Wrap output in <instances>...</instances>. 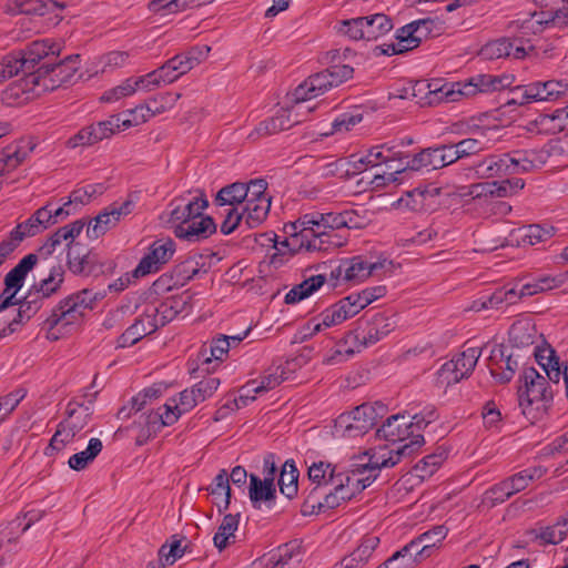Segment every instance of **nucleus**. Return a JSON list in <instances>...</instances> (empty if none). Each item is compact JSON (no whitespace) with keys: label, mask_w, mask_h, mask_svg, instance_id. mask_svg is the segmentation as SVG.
<instances>
[{"label":"nucleus","mask_w":568,"mask_h":568,"mask_svg":"<svg viewBox=\"0 0 568 568\" xmlns=\"http://www.w3.org/2000/svg\"><path fill=\"white\" fill-rule=\"evenodd\" d=\"M480 355V347L466 348L450 361L443 364L438 372L439 377L447 385L456 384L463 378H467L473 373Z\"/></svg>","instance_id":"12"},{"label":"nucleus","mask_w":568,"mask_h":568,"mask_svg":"<svg viewBox=\"0 0 568 568\" xmlns=\"http://www.w3.org/2000/svg\"><path fill=\"white\" fill-rule=\"evenodd\" d=\"M304 109L305 111L311 112L314 110V106H304L296 103V106L292 110H280L274 116L260 122L248 134V139L255 141L260 138L280 133L295 124H298L302 122L300 115L303 113Z\"/></svg>","instance_id":"11"},{"label":"nucleus","mask_w":568,"mask_h":568,"mask_svg":"<svg viewBox=\"0 0 568 568\" xmlns=\"http://www.w3.org/2000/svg\"><path fill=\"white\" fill-rule=\"evenodd\" d=\"M180 98L181 94L178 92L159 93L149 99L144 104L138 105L135 109L130 110V113L136 115L140 112V121L145 122L150 118L172 109ZM134 122L135 124L139 123L138 116L134 118Z\"/></svg>","instance_id":"20"},{"label":"nucleus","mask_w":568,"mask_h":568,"mask_svg":"<svg viewBox=\"0 0 568 568\" xmlns=\"http://www.w3.org/2000/svg\"><path fill=\"white\" fill-rule=\"evenodd\" d=\"M7 9L12 14L44 16L49 12V4L42 0H9Z\"/></svg>","instance_id":"51"},{"label":"nucleus","mask_w":568,"mask_h":568,"mask_svg":"<svg viewBox=\"0 0 568 568\" xmlns=\"http://www.w3.org/2000/svg\"><path fill=\"white\" fill-rule=\"evenodd\" d=\"M175 252V243L171 237H162L154 241L136 267L132 271L133 278L146 276L158 272L161 266L168 263Z\"/></svg>","instance_id":"13"},{"label":"nucleus","mask_w":568,"mask_h":568,"mask_svg":"<svg viewBox=\"0 0 568 568\" xmlns=\"http://www.w3.org/2000/svg\"><path fill=\"white\" fill-rule=\"evenodd\" d=\"M545 471L541 467H529L506 478L505 483L511 495H515L526 489L534 479L542 477Z\"/></svg>","instance_id":"48"},{"label":"nucleus","mask_w":568,"mask_h":568,"mask_svg":"<svg viewBox=\"0 0 568 568\" xmlns=\"http://www.w3.org/2000/svg\"><path fill=\"white\" fill-rule=\"evenodd\" d=\"M231 347V341L226 335H219L217 337L212 338L209 344H203L201 348V356L204 362L209 363L211 359L223 361Z\"/></svg>","instance_id":"49"},{"label":"nucleus","mask_w":568,"mask_h":568,"mask_svg":"<svg viewBox=\"0 0 568 568\" xmlns=\"http://www.w3.org/2000/svg\"><path fill=\"white\" fill-rule=\"evenodd\" d=\"M248 496L255 508H260L261 503L271 506L276 498L275 485L268 479L262 480L258 476L251 474Z\"/></svg>","instance_id":"31"},{"label":"nucleus","mask_w":568,"mask_h":568,"mask_svg":"<svg viewBox=\"0 0 568 568\" xmlns=\"http://www.w3.org/2000/svg\"><path fill=\"white\" fill-rule=\"evenodd\" d=\"M216 232V224L211 216H200L186 221L185 225H176L174 234L189 242H199Z\"/></svg>","instance_id":"23"},{"label":"nucleus","mask_w":568,"mask_h":568,"mask_svg":"<svg viewBox=\"0 0 568 568\" xmlns=\"http://www.w3.org/2000/svg\"><path fill=\"white\" fill-rule=\"evenodd\" d=\"M133 202L126 200L121 205H111L94 219V224L88 226L87 234L90 239H98L113 227L122 216L132 212Z\"/></svg>","instance_id":"19"},{"label":"nucleus","mask_w":568,"mask_h":568,"mask_svg":"<svg viewBox=\"0 0 568 568\" xmlns=\"http://www.w3.org/2000/svg\"><path fill=\"white\" fill-rule=\"evenodd\" d=\"M214 0H152L149 9L153 12L176 13L191 7H200Z\"/></svg>","instance_id":"47"},{"label":"nucleus","mask_w":568,"mask_h":568,"mask_svg":"<svg viewBox=\"0 0 568 568\" xmlns=\"http://www.w3.org/2000/svg\"><path fill=\"white\" fill-rule=\"evenodd\" d=\"M488 367L491 376L499 384L510 382L518 369V361L514 358V354H506L503 345H495L488 358Z\"/></svg>","instance_id":"18"},{"label":"nucleus","mask_w":568,"mask_h":568,"mask_svg":"<svg viewBox=\"0 0 568 568\" xmlns=\"http://www.w3.org/2000/svg\"><path fill=\"white\" fill-rule=\"evenodd\" d=\"M79 55H69L59 62H43L34 70L41 90L52 91L65 83H69L79 69Z\"/></svg>","instance_id":"7"},{"label":"nucleus","mask_w":568,"mask_h":568,"mask_svg":"<svg viewBox=\"0 0 568 568\" xmlns=\"http://www.w3.org/2000/svg\"><path fill=\"white\" fill-rule=\"evenodd\" d=\"M568 128V105L557 109L551 114H539L527 125L529 132L538 134H556Z\"/></svg>","instance_id":"24"},{"label":"nucleus","mask_w":568,"mask_h":568,"mask_svg":"<svg viewBox=\"0 0 568 568\" xmlns=\"http://www.w3.org/2000/svg\"><path fill=\"white\" fill-rule=\"evenodd\" d=\"M159 312L163 314V318H172L174 315L179 313L178 311H173V306L169 307L168 304H162L160 308H153L152 313L142 314L120 336L119 346H132L140 339H142L144 336L155 332L158 328L156 315Z\"/></svg>","instance_id":"10"},{"label":"nucleus","mask_w":568,"mask_h":568,"mask_svg":"<svg viewBox=\"0 0 568 568\" xmlns=\"http://www.w3.org/2000/svg\"><path fill=\"white\" fill-rule=\"evenodd\" d=\"M239 527V515H225L217 531L214 535V546L222 551L229 545L230 538H234V532Z\"/></svg>","instance_id":"54"},{"label":"nucleus","mask_w":568,"mask_h":568,"mask_svg":"<svg viewBox=\"0 0 568 568\" xmlns=\"http://www.w3.org/2000/svg\"><path fill=\"white\" fill-rule=\"evenodd\" d=\"M67 417L61 423L78 435L89 423L91 410L89 406L70 402L67 406Z\"/></svg>","instance_id":"40"},{"label":"nucleus","mask_w":568,"mask_h":568,"mask_svg":"<svg viewBox=\"0 0 568 568\" xmlns=\"http://www.w3.org/2000/svg\"><path fill=\"white\" fill-rule=\"evenodd\" d=\"M396 321L394 320V316L377 313L367 322L366 327L363 328L356 337L357 339H361L365 346H369L387 336L394 331Z\"/></svg>","instance_id":"22"},{"label":"nucleus","mask_w":568,"mask_h":568,"mask_svg":"<svg viewBox=\"0 0 568 568\" xmlns=\"http://www.w3.org/2000/svg\"><path fill=\"white\" fill-rule=\"evenodd\" d=\"M334 88L329 72L326 70L308 77L302 84H300L294 91V98L298 105L301 103L314 99L321 94H324L328 90Z\"/></svg>","instance_id":"25"},{"label":"nucleus","mask_w":568,"mask_h":568,"mask_svg":"<svg viewBox=\"0 0 568 568\" xmlns=\"http://www.w3.org/2000/svg\"><path fill=\"white\" fill-rule=\"evenodd\" d=\"M207 204L206 199L195 197L183 206L178 205L172 210L170 221L176 223V225H185L186 221L202 216V212Z\"/></svg>","instance_id":"41"},{"label":"nucleus","mask_w":568,"mask_h":568,"mask_svg":"<svg viewBox=\"0 0 568 568\" xmlns=\"http://www.w3.org/2000/svg\"><path fill=\"white\" fill-rule=\"evenodd\" d=\"M505 155L510 174L529 172L538 166V154L534 150H515Z\"/></svg>","instance_id":"39"},{"label":"nucleus","mask_w":568,"mask_h":568,"mask_svg":"<svg viewBox=\"0 0 568 568\" xmlns=\"http://www.w3.org/2000/svg\"><path fill=\"white\" fill-rule=\"evenodd\" d=\"M270 207L271 197H262L257 202H245L242 213L246 229L258 227L266 220Z\"/></svg>","instance_id":"37"},{"label":"nucleus","mask_w":568,"mask_h":568,"mask_svg":"<svg viewBox=\"0 0 568 568\" xmlns=\"http://www.w3.org/2000/svg\"><path fill=\"white\" fill-rule=\"evenodd\" d=\"M301 237V247L307 251L328 252L341 247L345 240L334 231L315 229L313 226H302L300 234H294V239Z\"/></svg>","instance_id":"15"},{"label":"nucleus","mask_w":568,"mask_h":568,"mask_svg":"<svg viewBox=\"0 0 568 568\" xmlns=\"http://www.w3.org/2000/svg\"><path fill=\"white\" fill-rule=\"evenodd\" d=\"M245 197L246 192L244 191V183L235 182L222 187L217 192L215 203L221 206L229 205L234 207L235 204L245 202Z\"/></svg>","instance_id":"53"},{"label":"nucleus","mask_w":568,"mask_h":568,"mask_svg":"<svg viewBox=\"0 0 568 568\" xmlns=\"http://www.w3.org/2000/svg\"><path fill=\"white\" fill-rule=\"evenodd\" d=\"M428 163L433 169H440L457 161L453 144L427 148Z\"/></svg>","instance_id":"57"},{"label":"nucleus","mask_w":568,"mask_h":568,"mask_svg":"<svg viewBox=\"0 0 568 568\" xmlns=\"http://www.w3.org/2000/svg\"><path fill=\"white\" fill-rule=\"evenodd\" d=\"M102 448L103 444L101 439L91 438L89 440L88 447L84 450L75 453L69 458V467L77 471L85 469L101 453Z\"/></svg>","instance_id":"44"},{"label":"nucleus","mask_w":568,"mask_h":568,"mask_svg":"<svg viewBox=\"0 0 568 568\" xmlns=\"http://www.w3.org/2000/svg\"><path fill=\"white\" fill-rule=\"evenodd\" d=\"M565 282L564 275L550 276L545 275L534 280L530 283L521 285V295L532 296L537 293L550 291L552 288L560 287Z\"/></svg>","instance_id":"50"},{"label":"nucleus","mask_w":568,"mask_h":568,"mask_svg":"<svg viewBox=\"0 0 568 568\" xmlns=\"http://www.w3.org/2000/svg\"><path fill=\"white\" fill-rule=\"evenodd\" d=\"M64 282V268L58 264L50 268L49 275L38 283H34L31 288V295H38L41 300L49 298L58 294Z\"/></svg>","instance_id":"28"},{"label":"nucleus","mask_w":568,"mask_h":568,"mask_svg":"<svg viewBox=\"0 0 568 568\" xmlns=\"http://www.w3.org/2000/svg\"><path fill=\"white\" fill-rule=\"evenodd\" d=\"M518 403L523 414L535 423L541 419L552 403V390L548 379L536 368L526 367L520 376Z\"/></svg>","instance_id":"2"},{"label":"nucleus","mask_w":568,"mask_h":568,"mask_svg":"<svg viewBox=\"0 0 568 568\" xmlns=\"http://www.w3.org/2000/svg\"><path fill=\"white\" fill-rule=\"evenodd\" d=\"M297 223H300L302 226H313L320 230L335 231L343 227L342 212H313L305 214L297 221Z\"/></svg>","instance_id":"36"},{"label":"nucleus","mask_w":568,"mask_h":568,"mask_svg":"<svg viewBox=\"0 0 568 568\" xmlns=\"http://www.w3.org/2000/svg\"><path fill=\"white\" fill-rule=\"evenodd\" d=\"M369 304L371 303L363 291L359 293H352L329 307V312L325 315L324 324L338 325L347 318L358 314Z\"/></svg>","instance_id":"16"},{"label":"nucleus","mask_w":568,"mask_h":568,"mask_svg":"<svg viewBox=\"0 0 568 568\" xmlns=\"http://www.w3.org/2000/svg\"><path fill=\"white\" fill-rule=\"evenodd\" d=\"M103 297L104 293H93L92 290L84 288L60 301L44 321V325L49 331L48 337L58 339V335L53 333L55 327L59 325L65 327L74 324L83 316L84 310L92 308L94 303Z\"/></svg>","instance_id":"4"},{"label":"nucleus","mask_w":568,"mask_h":568,"mask_svg":"<svg viewBox=\"0 0 568 568\" xmlns=\"http://www.w3.org/2000/svg\"><path fill=\"white\" fill-rule=\"evenodd\" d=\"M513 79L508 75L498 77L491 74H478L470 78L466 82H457L452 85H443L439 89L428 90L429 100L428 103L440 102H454L459 97H473L477 93H488L509 87Z\"/></svg>","instance_id":"3"},{"label":"nucleus","mask_w":568,"mask_h":568,"mask_svg":"<svg viewBox=\"0 0 568 568\" xmlns=\"http://www.w3.org/2000/svg\"><path fill=\"white\" fill-rule=\"evenodd\" d=\"M146 416V427L141 428L136 435V444L138 445H144L152 436H154L161 428L163 427V422H161V413L160 410L156 412H149L145 413Z\"/></svg>","instance_id":"63"},{"label":"nucleus","mask_w":568,"mask_h":568,"mask_svg":"<svg viewBox=\"0 0 568 568\" xmlns=\"http://www.w3.org/2000/svg\"><path fill=\"white\" fill-rule=\"evenodd\" d=\"M445 458H446V455L444 452L434 453V454L425 456L422 460H419L414 466V471H415L416 476L422 479L430 477L438 469V467L443 464Z\"/></svg>","instance_id":"62"},{"label":"nucleus","mask_w":568,"mask_h":568,"mask_svg":"<svg viewBox=\"0 0 568 568\" xmlns=\"http://www.w3.org/2000/svg\"><path fill=\"white\" fill-rule=\"evenodd\" d=\"M214 497V503L220 513L226 510L231 500V488L229 484V474L222 469L214 478L213 484L207 488Z\"/></svg>","instance_id":"45"},{"label":"nucleus","mask_w":568,"mask_h":568,"mask_svg":"<svg viewBox=\"0 0 568 568\" xmlns=\"http://www.w3.org/2000/svg\"><path fill=\"white\" fill-rule=\"evenodd\" d=\"M384 405L381 403L362 404L352 412L341 414L334 424V435L347 438L359 437L373 428L382 417Z\"/></svg>","instance_id":"6"},{"label":"nucleus","mask_w":568,"mask_h":568,"mask_svg":"<svg viewBox=\"0 0 568 568\" xmlns=\"http://www.w3.org/2000/svg\"><path fill=\"white\" fill-rule=\"evenodd\" d=\"M62 47L53 39H41L32 41L18 55L4 57V67L0 65V73L7 72L11 78L19 72L34 71L41 61L51 62L59 57Z\"/></svg>","instance_id":"5"},{"label":"nucleus","mask_w":568,"mask_h":568,"mask_svg":"<svg viewBox=\"0 0 568 568\" xmlns=\"http://www.w3.org/2000/svg\"><path fill=\"white\" fill-rule=\"evenodd\" d=\"M568 91V83L559 80L534 82L527 85H518L513 90L515 97L508 104H525L537 101H555L565 95Z\"/></svg>","instance_id":"9"},{"label":"nucleus","mask_w":568,"mask_h":568,"mask_svg":"<svg viewBox=\"0 0 568 568\" xmlns=\"http://www.w3.org/2000/svg\"><path fill=\"white\" fill-rule=\"evenodd\" d=\"M447 532L448 529L445 526L437 525L430 530L413 539L410 542H415L416 545V548L414 549L416 556L429 557L437 544H439L447 536Z\"/></svg>","instance_id":"35"},{"label":"nucleus","mask_w":568,"mask_h":568,"mask_svg":"<svg viewBox=\"0 0 568 568\" xmlns=\"http://www.w3.org/2000/svg\"><path fill=\"white\" fill-rule=\"evenodd\" d=\"M338 469L337 465L329 463L318 462L314 463L308 468V478L315 483L317 488L322 485H327L334 481V477Z\"/></svg>","instance_id":"59"},{"label":"nucleus","mask_w":568,"mask_h":568,"mask_svg":"<svg viewBox=\"0 0 568 568\" xmlns=\"http://www.w3.org/2000/svg\"><path fill=\"white\" fill-rule=\"evenodd\" d=\"M407 161L403 163L402 168H397L394 172L388 173V180L397 182L399 179H404L410 172L418 171L422 168L430 166L428 161L427 149L415 154L412 158H406Z\"/></svg>","instance_id":"52"},{"label":"nucleus","mask_w":568,"mask_h":568,"mask_svg":"<svg viewBox=\"0 0 568 568\" xmlns=\"http://www.w3.org/2000/svg\"><path fill=\"white\" fill-rule=\"evenodd\" d=\"M384 262L368 263L361 256H355L344 262V280L345 281H363L374 275L377 270L384 266Z\"/></svg>","instance_id":"32"},{"label":"nucleus","mask_w":568,"mask_h":568,"mask_svg":"<svg viewBox=\"0 0 568 568\" xmlns=\"http://www.w3.org/2000/svg\"><path fill=\"white\" fill-rule=\"evenodd\" d=\"M520 233V243L523 245H537L539 243H544L550 240L554 235V229L548 227L545 229L538 224H531L528 226H524L519 230Z\"/></svg>","instance_id":"55"},{"label":"nucleus","mask_w":568,"mask_h":568,"mask_svg":"<svg viewBox=\"0 0 568 568\" xmlns=\"http://www.w3.org/2000/svg\"><path fill=\"white\" fill-rule=\"evenodd\" d=\"M67 263L74 274H89V252L79 243L69 242Z\"/></svg>","instance_id":"46"},{"label":"nucleus","mask_w":568,"mask_h":568,"mask_svg":"<svg viewBox=\"0 0 568 568\" xmlns=\"http://www.w3.org/2000/svg\"><path fill=\"white\" fill-rule=\"evenodd\" d=\"M365 40L374 41L393 29L390 18L383 13L363 17Z\"/></svg>","instance_id":"42"},{"label":"nucleus","mask_w":568,"mask_h":568,"mask_svg":"<svg viewBox=\"0 0 568 568\" xmlns=\"http://www.w3.org/2000/svg\"><path fill=\"white\" fill-rule=\"evenodd\" d=\"M549 27H552L551 12L534 11L510 21L508 31L520 38L529 39L530 36L539 34Z\"/></svg>","instance_id":"17"},{"label":"nucleus","mask_w":568,"mask_h":568,"mask_svg":"<svg viewBox=\"0 0 568 568\" xmlns=\"http://www.w3.org/2000/svg\"><path fill=\"white\" fill-rule=\"evenodd\" d=\"M425 440L422 436H416L409 444H404L396 449H390L386 453L369 455L368 452L357 458V462L351 465L347 470L337 469L333 483L343 484V491L349 494L352 499L356 494H359L365 488L372 485L377 478L378 471L383 467H393L397 465L402 458L410 457L417 452Z\"/></svg>","instance_id":"1"},{"label":"nucleus","mask_w":568,"mask_h":568,"mask_svg":"<svg viewBox=\"0 0 568 568\" xmlns=\"http://www.w3.org/2000/svg\"><path fill=\"white\" fill-rule=\"evenodd\" d=\"M414 427L412 422H406L405 415L396 414L389 416L386 422L383 423L377 429V436L393 443L403 442L412 436L410 440L407 443L409 444L416 436H420V434L413 435L412 429ZM422 437L424 438L423 435Z\"/></svg>","instance_id":"26"},{"label":"nucleus","mask_w":568,"mask_h":568,"mask_svg":"<svg viewBox=\"0 0 568 568\" xmlns=\"http://www.w3.org/2000/svg\"><path fill=\"white\" fill-rule=\"evenodd\" d=\"M486 296L488 306H490V308H497L503 303L511 305L524 297V295H521V287L518 290L516 286L508 285L499 287L494 293Z\"/></svg>","instance_id":"58"},{"label":"nucleus","mask_w":568,"mask_h":568,"mask_svg":"<svg viewBox=\"0 0 568 568\" xmlns=\"http://www.w3.org/2000/svg\"><path fill=\"white\" fill-rule=\"evenodd\" d=\"M505 38V51H509V55L507 58L523 60L535 51V47L531 44L530 39L520 38L515 33H511V37Z\"/></svg>","instance_id":"56"},{"label":"nucleus","mask_w":568,"mask_h":568,"mask_svg":"<svg viewBox=\"0 0 568 568\" xmlns=\"http://www.w3.org/2000/svg\"><path fill=\"white\" fill-rule=\"evenodd\" d=\"M42 300L38 295H31V288L22 301H18L20 304L18 315L11 322L0 329V339L12 334L16 331V326L22 321L23 317L30 318L41 307Z\"/></svg>","instance_id":"33"},{"label":"nucleus","mask_w":568,"mask_h":568,"mask_svg":"<svg viewBox=\"0 0 568 568\" xmlns=\"http://www.w3.org/2000/svg\"><path fill=\"white\" fill-rule=\"evenodd\" d=\"M385 145H375L371 148L366 155L353 161V168L355 171L362 172L368 166H376L381 163L389 162L390 154H386Z\"/></svg>","instance_id":"60"},{"label":"nucleus","mask_w":568,"mask_h":568,"mask_svg":"<svg viewBox=\"0 0 568 568\" xmlns=\"http://www.w3.org/2000/svg\"><path fill=\"white\" fill-rule=\"evenodd\" d=\"M415 548V542H408L385 562L392 568H413L418 557L414 551Z\"/></svg>","instance_id":"61"},{"label":"nucleus","mask_w":568,"mask_h":568,"mask_svg":"<svg viewBox=\"0 0 568 568\" xmlns=\"http://www.w3.org/2000/svg\"><path fill=\"white\" fill-rule=\"evenodd\" d=\"M75 436L77 435L72 430H70L60 422L58 424L55 433L53 434L49 443V446L45 449V455L51 456L54 450H61L67 445L71 444L74 440Z\"/></svg>","instance_id":"64"},{"label":"nucleus","mask_w":568,"mask_h":568,"mask_svg":"<svg viewBox=\"0 0 568 568\" xmlns=\"http://www.w3.org/2000/svg\"><path fill=\"white\" fill-rule=\"evenodd\" d=\"M38 256L33 253L26 255L20 262L4 276L7 292L14 290L19 292L23 285L26 276L36 266Z\"/></svg>","instance_id":"34"},{"label":"nucleus","mask_w":568,"mask_h":568,"mask_svg":"<svg viewBox=\"0 0 568 568\" xmlns=\"http://www.w3.org/2000/svg\"><path fill=\"white\" fill-rule=\"evenodd\" d=\"M440 193V189L436 186L415 187L406 192V197H400L398 204L405 205L413 211L424 210L433 204V200Z\"/></svg>","instance_id":"29"},{"label":"nucleus","mask_w":568,"mask_h":568,"mask_svg":"<svg viewBox=\"0 0 568 568\" xmlns=\"http://www.w3.org/2000/svg\"><path fill=\"white\" fill-rule=\"evenodd\" d=\"M475 172L480 179L510 174L505 153L486 156L475 165Z\"/></svg>","instance_id":"38"},{"label":"nucleus","mask_w":568,"mask_h":568,"mask_svg":"<svg viewBox=\"0 0 568 568\" xmlns=\"http://www.w3.org/2000/svg\"><path fill=\"white\" fill-rule=\"evenodd\" d=\"M24 75L9 84L1 94V100L8 105H20L43 93L39 84V75L34 71L23 72Z\"/></svg>","instance_id":"14"},{"label":"nucleus","mask_w":568,"mask_h":568,"mask_svg":"<svg viewBox=\"0 0 568 568\" xmlns=\"http://www.w3.org/2000/svg\"><path fill=\"white\" fill-rule=\"evenodd\" d=\"M331 485L334 486V490L326 494L323 501H316L315 500V493L317 491V487H314L307 498L305 499L303 506H302V514L303 515H310L315 513L317 509L318 511L323 508L327 509H334L338 507L343 501L351 500L349 494H345L343 491V484H341V480L338 483H331Z\"/></svg>","instance_id":"27"},{"label":"nucleus","mask_w":568,"mask_h":568,"mask_svg":"<svg viewBox=\"0 0 568 568\" xmlns=\"http://www.w3.org/2000/svg\"><path fill=\"white\" fill-rule=\"evenodd\" d=\"M489 131V128H478L473 132L474 138H467L457 143H453L457 161L487 150L488 141L484 140V138H486Z\"/></svg>","instance_id":"30"},{"label":"nucleus","mask_w":568,"mask_h":568,"mask_svg":"<svg viewBox=\"0 0 568 568\" xmlns=\"http://www.w3.org/2000/svg\"><path fill=\"white\" fill-rule=\"evenodd\" d=\"M278 486L280 491L288 499L296 496L298 490V470L294 460L288 459L283 464L278 478Z\"/></svg>","instance_id":"43"},{"label":"nucleus","mask_w":568,"mask_h":568,"mask_svg":"<svg viewBox=\"0 0 568 568\" xmlns=\"http://www.w3.org/2000/svg\"><path fill=\"white\" fill-rule=\"evenodd\" d=\"M120 123L125 128L133 125V121L130 119L121 120L120 115H111L108 120L82 128L68 139L65 145L69 149L92 146L112 136L120 129Z\"/></svg>","instance_id":"8"},{"label":"nucleus","mask_w":568,"mask_h":568,"mask_svg":"<svg viewBox=\"0 0 568 568\" xmlns=\"http://www.w3.org/2000/svg\"><path fill=\"white\" fill-rule=\"evenodd\" d=\"M85 222L83 220H77L70 224L59 227L53 234H51L47 241L38 250L36 254L41 258H48L51 256L58 246H61L63 241L73 242L77 236L80 235Z\"/></svg>","instance_id":"21"}]
</instances>
